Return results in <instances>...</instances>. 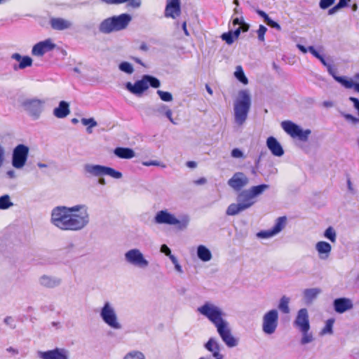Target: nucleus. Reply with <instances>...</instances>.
<instances>
[{
	"label": "nucleus",
	"instance_id": "1",
	"mask_svg": "<svg viewBox=\"0 0 359 359\" xmlns=\"http://www.w3.org/2000/svg\"><path fill=\"white\" fill-rule=\"evenodd\" d=\"M51 222L57 228L65 231H78L89 222L88 208L84 205L71 208L57 206L51 212Z\"/></svg>",
	"mask_w": 359,
	"mask_h": 359
},
{
	"label": "nucleus",
	"instance_id": "2",
	"mask_svg": "<svg viewBox=\"0 0 359 359\" xmlns=\"http://www.w3.org/2000/svg\"><path fill=\"white\" fill-rule=\"evenodd\" d=\"M197 311L215 325L218 334L227 347L233 348L238 344V339L231 334L230 325L224 318L225 313L222 308L210 302H207L198 307Z\"/></svg>",
	"mask_w": 359,
	"mask_h": 359
},
{
	"label": "nucleus",
	"instance_id": "3",
	"mask_svg": "<svg viewBox=\"0 0 359 359\" xmlns=\"http://www.w3.org/2000/svg\"><path fill=\"white\" fill-rule=\"evenodd\" d=\"M251 96L248 90L238 91L237 97L233 101V117L235 123L243 126L248 119L251 108Z\"/></svg>",
	"mask_w": 359,
	"mask_h": 359
},
{
	"label": "nucleus",
	"instance_id": "4",
	"mask_svg": "<svg viewBox=\"0 0 359 359\" xmlns=\"http://www.w3.org/2000/svg\"><path fill=\"white\" fill-rule=\"evenodd\" d=\"M132 18L127 13L107 18L101 22L99 30L104 34L118 32L127 27Z\"/></svg>",
	"mask_w": 359,
	"mask_h": 359
},
{
	"label": "nucleus",
	"instance_id": "5",
	"mask_svg": "<svg viewBox=\"0 0 359 359\" xmlns=\"http://www.w3.org/2000/svg\"><path fill=\"white\" fill-rule=\"evenodd\" d=\"M255 200L248 189L242 191L237 196V203L230 204L226 211L227 215L233 216L250 208Z\"/></svg>",
	"mask_w": 359,
	"mask_h": 359
},
{
	"label": "nucleus",
	"instance_id": "6",
	"mask_svg": "<svg viewBox=\"0 0 359 359\" xmlns=\"http://www.w3.org/2000/svg\"><path fill=\"white\" fill-rule=\"evenodd\" d=\"M154 221L159 224L177 225L180 229H183L187 227L190 219L188 215H183L180 219H177L168 210H162L156 214Z\"/></svg>",
	"mask_w": 359,
	"mask_h": 359
},
{
	"label": "nucleus",
	"instance_id": "7",
	"mask_svg": "<svg viewBox=\"0 0 359 359\" xmlns=\"http://www.w3.org/2000/svg\"><path fill=\"white\" fill-rule=\"evenodd\" d=\"M279 313L278 309H272L266 311L262 317V330L266 335L273 334L278 327Z\"/></svg>",
	"mask_w": 359,
	"mask_h": 359
},
{
	"label": "nucleus",
	"instance_id": "8",
	"mask_svg": "<svg viewBox=\"0 0 359 359\" xmlns=\"http://www.w3.org/2000/svg\"><path fill=\"white\" fill-rule=\"evenodd\" d=\"M281 127L292 137H298L302 141H306L311 131L309 129L303 130L298 125L290 121H284Z\"/></svg>",
	"mask_w": 359,
	"mask_h": 359
},
{
	"label": "nucleus",
	"instance_id": "9",
	"mask_svg": "<svg viewBox=\"0 0 359 359\" xmlns=\"http://www.w3.org/2000/svg\"><path fill=\"white\" fill-rule=\"evenodd\" d=\"M29 154V147L20 144L16 146L13 150L12 164L15 168H22L26 163Z\"/></svg>",
	"mask_w": 359,
	"mask_h": 359
},
{
	"label": "nucleus",
	"instance_id": "10",
	"mask_svg": "<svg viewBox=\"0 0 359 359\" xmlns=\"http://www.w3.org/2000/svg\"><path fill=\"white\" fill-rule=\"evenodd\" d=\"M100 316L105 323L114 329L121 327L120 324L117 321V317L114 309L110 306L109 302H106L102 307Z\"/></svg>",
	"mask_w": 359,
	"mask_h": 359
},
{
	"label": "nucleus",
	"instance_id": "11",
	"mask_svg": "<svg viewBox=\"0 0 359 359\" xmlns=\"http://www.w3.org/2000/svg\"><path fill=\"white\" fill-rule=\"evenodd\" d=\"M88 171L96 176L109 175L115 179H119L122 177L121 172L114 169L102 165H92L88 167Z\"/></svg>",
	"mask_w": 359,
	"mask_h": 359
},
{
	"label": "nucleus",
	"instance_id": "12",
	"mask_svg": "<svg viewBox=\"0 0 359 359\" xmlns=\"http://www.w3.org/2000/svg\"><path fill=\"white\" fill-rule=\"evenodd\" d=\"M293 325L299 331L310 330L309 317L306 309H301L298 311Z\"/></svg>",
	"mask_w": 359,
	"mask_h": 359
},
{
	"label": "nucleus",
	"instance_id": "13",
	"mask_svg": "<svg viewBox=\"0 0 359 359\" xmlns=\"http://www.w3.org/2000/svg\"><path fill=\"white\" fill-rule=\"evenodd\" d=\"M56 45L53 42L52 39H47L44 41L36 43L32 50V54L35 56L41 57L46 53L53 50Z\"/></svg>",
	"mask_w": 359,
	"mask_h": 359
},
{
	"label": "nucleus",
	"instance_id": "14",
	"mask_svg": "<svg viewBox=\"0 0 359 359\" xmlns=\"http://www.w3.org/2000/svg\"><path fill=\"white\" fill-rule=\"evenodd\" d=\"M160 81L158 79L145 75L140 81H136V94L141 93L148 89L149 86L153 88H158L160 86Z\"/></svg>",
	"mask_w": 359,
	"mask_h": 359
},
{
	"label": "nucleus",
	"instance_id": "15",
	"mask_svg": "<svg viewBox=\"0 0 359 359\" xmlns=\"http://www.w3.org/2000/svg\"><path fill=\"white\" fill-rule=\"evenodd\" d=\"M249 183L248 177L243 172H238L228 180V185L235 191H240Z\"/></svg>",
	"mask_w": 359,
	"mask_h": 359
},
{
	"label": "nucleus",
	"instance_id": "16",
	"mask_svg": "<svg viewBox=\"0 0 359 359\" xmlns=\"http://www.w3.org/2000/svg\"><path fill=\"white\" fill-rule=\"evenodd\" d=\"M181 0H166L164 15L175 19L181 14Z\"/></svg>",
	"mask_w": 359,
	"mask_h": 359
},
{
	"label": "nucleus",
	"instance_id": "17",
	"mask_svg": "<svg viewBox=\"0 0 359 359\" xmlns=\"http://www.w3.org/2000/svg\"><path fill=\"white\" fill-rule=\"evenodd\" d=\"M315 249L320 259L327 260L330 256L332 246L329 243L321 241L316 243Z\"/></svg>",
	"mask_w": 359,
	"mask_h": 359
},
{
	"label": "nucleus",
	"instance_id": "18",
	"mask_svg": "<svg viewBox=\"0 0 359 359\" xmlns=\"http://www.w3.org/2000/svg\"><path fill=\"white\" fill-rule=\"evenodd\" d=\"M24 106L32 116H38L42 111L43 102L37 99L28 100L24 102Z\"/></svg>",
	"mask_w": 359,
	"mask_h": 359
},
{
	"label": "nucleus",
	"instance_id": "19",
	"mask_svg": "<svg viewBox=\"0 0 359 359\" xmlns=\"http://www.w3.org/2000/svg\"><path fill=\"white\" fill-rule=\"evenodd\" d=\"M266 147L271 154L277 157H280L284 154V150L280 142L273 137H269L266 140Z\"/></svg>",
	"mask_w": 359,
	"mask_h": 359
},
{
	"label": "nucleus",
	"instance_id": "20",
	"mask_svg": "<svg viewBox=\"0 0 359 359\" xmlns=\"http://www.w3.org/2000/svg\"><path fill=\"white\" fill-rule=\"evenodd\" d=\"M353 307V304L351 299L347 298H339L334 301V308L336 312L342 313Z\"/></svg>",
	"mask_w": 359,
	"mask_h": 359
},
{
	"label": "nucleus",
	"instance_id": "21",
	"mask_svg": "<svg viewBox=\"0 0 359 359\" xmlns=\"http://www.w3.org/2000/svg\"><path fill=\"white\" fill-rule=\"evenodd\" d=\"M41 358L42 359H68L65 351L60 348L42 352Z\"/></svg>",
	"mask_w": 359,
	"mask_h": 359
},
{
	"label": "nucleus",
	"instance_id": "22",
	"mask_svg": "<svg viewBox=\"0 0 359 359\" xmlns=\"http://www.w3.org/2000/svg\"><path fill=\"white\" fill-rule=\"evenodd\" d=\"M50 25L55 30H65L72 27V22L61 18H53L50 20Z\"/></svg>",
	"mask_w": 359,
	"mask_h": 359
},
{
	"label": "nucleus",
	"instance_id": "23",
	"mask_svg": "<svg viewBox=\"0 0 359 359\" xmlns=\"http://www.w3.org/2000/svg\"><path fill=\"white\" fill-rule=\"evenodd\" d=\"M13 59L19 62L18 67L14 66V69H25L28 67H31L32 65V59L29 56H21L20 54L15 53L12 55Z\"/></svg>",
	"mask_w": 359,
	"mask_h": 359
},
{
	"label": "nucleus",
	"instance_id": "24",
	"mask_svg": "<svg viewBox=\"0 0 359 359\" xmlns=\"http://www.w3.org/2000/svg\"><path fill=\"white\" fill-rule=\"evenodd\" d=\"M321 292V290L318 287L305 289L303 291V298L305 303L307 304L312 303Z\"/></svg>",
	"mask_w": 359,
	"mask_h": 359
},
{
	"label": "nucleus",
	"instance_id": "25",
	"mask_svg": "<svg viewBox=\"0 0 359 359\" xmlns=\"http://www.w3.org/2000/svg\"><path fill=\"white\" fill-rule=\"evenodd\" d=\"M69 104L65 101H61L59 106L54 109L53 114L60 118L66 117L69 114Z\"/></svg>",
	"mask_w": 359,
	"mask_h": 359
},
{
	"label": "nucleus",
	"instance_id": "26",
	"mask_svg": "<svg viewBox=\"0 0 359 359\" xmlns=\"http://www.w3.org/2000/svg\"><path fill=\"white\" fill-rule=\"evenodd\" d=\"M198 257L203 262H208L212 259L210 250L205 245H200L197 248Z\"/></svg>",
	"mask_w": 359,
	"mask_h": 359
},
{
	"label": "nucleus",
	"instance_id": "27",
	"mask_svg": "<svg viewBox=\"0 0 359 359\" xmlns=\"http://www.w3.org/2000/svg\"><path fill=\"white\" fill-rule=\"evenodd\" d=\"M114 154L121 158H131L135 156L133 149L129 148L117 147L114 149Z\"/></svg>",
	"mask_w": 359,
	"mask_h": 359
},
{
	"label": "nucleus",
	"instance_id": "28",
	"mask_svg": "<svg viewBox=\"0 0 359 359\" xmlns=\"http://www.w3.org/2000/svg\"><path fill=\"white\" fill-rule=\"evenodd\" d=\"M286 223L287 217L285 216L280 217L276 219L274 226L271 228V230L276 236L284 229L286 226Z\"/></svg>",
	"mask_w": 359,
	"mask_h": 359
},
{
	"label": "nucleus",
	"instance_id": "29",
	"mask_svg": "<svg viewBox=\"0 0 359 359\" xmlns=\"http://www.w3.org/2000/svg\"><path fill=\"white\" fill-rule=\"evenodd\" d=\"M290 299L288 297L283 296L279 301L278 308L283 313L287 314L290 309L289 307Z\"/></svg>",
	"mask_w": 359,
	"mask_h": 359
},
{
	"label": "nucleus",
	"instance_id": "30",
	"mask_svg": "<svg viewBox=\"0 0 359 359\" xmlns=\"http://www.w3.org/2000/svg\"><path fill=\"white\" fill-rule=\"evenodd\" d=\"M338 80L339 81V83L346 88H353L355 91L359 93V83L355 82L353 79L347 78V79H339Z\"/></svg>",
	"mask_w": 359,
	"mask_h": 359
},
{
	"label": "nucleus",
	"instance_id": "31",
	"mask_svg": "<svg viewBox=\"0 0 359 359\" xmlns=\"http://www.w3.org/2000/svg\"><path fill=\"white\" fill-rule=\"evenodd\" d=\"M269 188L268 184H260L257 186H253L250 187L248 190L251 193L253 198H256L257 196L262 194L266 190Z\"/></svg>",
	"mask_w": 359,
	"mask_h": 359
},
{
	"label": "nucleus",
	"instance_id": "32",
	"mask_svg": "<svg viewBox=\"0 0 359 359\" xmlns=\"http://www.w3.org/2000/svg\"><path fill=\"white\" fill-rule=\"evenodd\" d=\"M235 77L242 83L246 85L248 83V79L245 76L241 66H237L234 72Z\"/></svg>",
	"mask_w": 359,
	"mask_h": 359
},
{
	"label": "nucleus",
	"instance_id": "33",
	"mask_svg": "<svg viewBox=\"0 0 359 359\" xmlns=\"http://www.w3.org/2000/svg\"><path fill=\"white\" fill-rule=\"evenodd\" d=\"M300 332L302 334V337L300 340L302 345L311 343L314 340L313 335L311 332H309V330H301Z\"/></svg>",
	"mask_w": 359,
	"mask_h": 359
},
{
	"label": "nucleus",
	"instance_id": "34",
	"mask_svg": "<svg viewBox=\"0 0 359 359\" xmlns=\"http://www.w3.org/2000/svg\"><path fill=\"white\" fill-rule=\"evenodd\" d=\"M323 236L334 243L337 241V232L335 229L332 226H329L326 229V230L324 231Z\"/></svg>",
	"mask_w": 359,
	"mask_h": 359
},
{
	"label": "nucleus",
	"instance_id": "35",
	"mask_svg": "<svg viewBox=\"0 0 359 359\" xmlns=\"http://www.w3.org/2000/svg\"><path fill=\"white\" fill-rule=\"evenodd\" d=\"M148 264L149 263L144 259L143 255L139 250H136V266L144 269Z\"/></svg>",
	"mask_w": 359,
	"mask_h": 359
},
{
	"label": "nucleus",
	"instance_id": "36",
	"mask_svg": "<svg viewBox=\"0 0 359 359\" xmlns=\"http://www.w3.org/2000/svg\"><path fill=\"white\" fill-rule=\"evenodd\" d=\"M13 205L8 195H4L0 197V210H6Z\"/></svg>",
	"mask_w": 359,
	"mask_h": 359
},
{
	"label": "nucleus",
	"instance_id": "37",
	"mask_svg": "<svg viewBox=\"0 0 359 359\" xmlns=\"http://www.w3.org/2000/svg\"><path fill=\"white\" fill-rule=\"evenodd\" d=\"M81 123L84 126H88L87 127V132L88 133H92V128H93V127L97 126V122L93 118H83L81 119Z\"/></svg>",
	"mask_w": 359,
	"mask_h": 359
},
{
	"label": "nucleus",
	"instance_id": "38",
	"mask_svg": "<svg viewBox=\"0 0 359 359\" xmlns=\"http://www.w3.org/2000/svg\"><path fill=\"white\" fill-rule=\"evenodd\" d=\"M119 69L126 74H131L133 71V65L128 62H123L119 65Z\"/></svg>",
	"mask_w": 359,
	"mask_h": 359
},
{
	"label": "nucleus",
	"instance_id": "39",
	"mask_svg": "<svg viewBox=\"0 0 359 359\" xmlns=\"http://www.w3.org/2000/svg\"><path fill=\"white\" fill-rule=\"evenodd\" d=\"M347 4H348V1L340 0L336 6H334V7H332V8H330L328 11V14L333 15V14L336 13L341 8L346 7L347 6Z\"/></svg>",
	"mask_w": 359,
	"mask_h": 359
},
{
	"label": "nucleus",
	"instance_id": "40",
	"mask_svg": "<svg viewBox=\"0 0 359 359\" xmlns=\"http://www.w3.org/2000/svg\"><path fill=\"white\" fill-rule=\"evenodd\" d=\"M334 322V319H328L326 321L325 326L322 330L320 334L324 335L326 334H332Z\"/></svg>",
	"mask_w": 359,
	"mask_h": 359
},
{
	"label": "nucleus",
	"instance_id": "41",
	"mask_svg": "<svg viewBox=\"0 0 359 359\" xmlns=\"http://www.w3.org/2000/svg\"><path fill=\"white\" fill-rule=\"evenodd\" d=\"M257 237L259 238L267 239L275 236L276 235L271 229L260 231L256 234Z\"/></svg>",
	"mask_w": 359,
	"mask_h": 359
},
{
	"label": "nucleus",
	"instance_id": "42",
	"mask_svg": "<svg viewBox=\"0 0 359 359\" xmlns=\"http://www.w3.org/2000/svg\"><path fill=\"white\" fill-rule=\"evenodd\" d=\"M157 94L158 95L161 100L164 102H171L173 100L172 94L169 92L158 90Z\"/></svg>",
	"mask_w": 359,
	"mask_h": 359
},
{
	"label": "nucleus",
	"instance_id": "43",
	"mask_svg": "<svg viewBox=\"0 0 359 359\" xmlns=\"http://www.w3.org/2000/svg\"><path fill=\"white\" fill-rule=\"evenodd\" d=\"M221 38L229 45L232 44L236 40L233 36V31H229L228 32L222 34Z\"/></svg>",
	"mask_w": 359,
	"mask_h": 359
},
{
	"label": "nucleus",
	"instance_id": "44",
	"mask_svg": "<svg viewBox=\"0 0 359 359\" xmlns=\"http://www.w3.org/2000/svg\"><path fill=\"white\" fill-rule=\"evenodd\" d=\"M249 25L248 24H244L243 25V27H238L237 29H236L234 31H233V36L235 38V39H237L241 34V32H246L249 29Z\"/></svg>",
	"mask_w": 359,
	"mask_h": 359
},
{
	"label": "nucleus",
	"instance_id": "45",
	"mask_svg": "<svg viewBox=\"0 0 359 359\" xmlns=\"http://www.w3.org/2000/svg\"><path fill=\"white\" fill-rule=\"evenodd\" d=\"M266 31H267V28L265 26H264L262 25H260L259 26V29L257 31V37H258L259 41H260L262 42L264 41V40H265L264 35H265Z\"/></svg>",
	"mask_w": 359,
	"mask_h": 359
},
{
	"label": "nucleus",
	"instance_id": "46",
	"mask_svg": "<svg viewBox=\"0 0 359 359\" xmlns=\"http://www.w3.org/2000/svg\"><path fill=\"white\" fill-rule=\"evenodd\" d=\"M327 71L330 75L332 76V77L334 79V80L339 83V81L338 79H347L346 76H337L335 74L334 69L332 68V65H330L328 67H327Z\"/></svg>",
	"mask_w": 359,
	"mask_h": 359
},
{
	"label": "nucleus",
	"instance_id": "47",
	"mask_svg": "<svg viewBox=\"0 0 359 359\" xmlns=\"http://www.w3.org/2000/svg\"><path fill=\"white\" fill-rule=\"evenodd\" d=\"M335 0H320L319 6L321 9H327L331 6Z\"/></svg>",
	"mask_w": 359,
	"mask_h": 359
},
{
	"label": "nucleus",
	"instance_id": "48",
	"mask_svg": "<svg viewBox=\"0 0 359 359\" xmlns=\"http://www.w3.org/2000/svg\"><path fill=\"white\" fill-rule=\"evenodd\" d=\"M169 107L164 104H158L155 108V111L158 113L159 115H163L166 110H168Z\"/></svg>",
	"mask_w": 359,
	"mask_h": 359
},
{
	"label": "nucleus",
	"instance_id": "49",
	"mask_svg": "<svg viewBox=\"0 0 359 359\" xmlns=\"http://www.w3.org/2000/svg\"><path fill=\"white\" fill-rule=\"evenodd\" d=\"M41 283L46 287H53L56 283L48 277L43 276L41 278Z\"/></svg>",
	"mask_w": 359,
	"mask_h": 359
},
{
	"label": "nucleus",
	"instance_id": "50",
	"mask_svg": "<svg viewBox=\"0 0 359 359\" xmlns=\"http://www.w3.org/2000/svg\"><path fill=\"white\" fill-rule=\"evenodd\" d=\"M102 2L108 5H118L126 3L130 0H101Z\"/></svg>",
	"mask_w": 359,
	"mask_h": 359
},
{
	"label": "nucleus",
	"instance_id": "51",
	"mask_svg": "<svg viewBox=\"0 0 359 359\" xmlns=\"http://www.w3.org/2000/svg\"><path fill=\"white\" fill-rule=\"evenodd\" d=\"M266 23L269 26H270L271 27L274 28V29H276L277 30H280L281 29V27H280V25L278 23H277L276 22L272 20L270 18L266 22Z\"/></svg>",
	"mask_w": 359,
	"mask_h": 359
},
{
	"label": "nucleus",
	"instance_id": "52",
	"mask_svg": "<svg viewBox=\"0 0 359 359\" xmlns=\"http://www.w3.org/2000/svg\"><path fill=\"white\" fill-rule=\"evenodd\" d=\"M126 257L129 262L135 263V249L129 250L126 253Z\"/></svg>",
	"mask_w": 359,
	"mask_h": 359
},
{
	"label": "nucleus",
	"instance_id": "53",
	"mask_svg": "<svg viewBox=\"0 0 359 359\" xmlns=\"http://www.w3.org/2000/svg\"><path fill=\"white\" fill-rule=\"evenodd\" d=\"M233 25H239V27H243V25L247 24L244 22V19L243 17H236L233 20Z\"/></svg>",
	"mask_w": 359,
	"mask_h": 359
},
{
	"label": "nucleus",
	"instance_id": "54",
	"mask_svg": "<svg viewBox=\"0 0 359 359\" xmlns=\"http://www.w3.org/2000/svg\"><path fill=\"white\" fill-rule=\"evenodd\" d=\"M231 156L233 158H243V153L241 150L239 149H233L231 151Z\"/></svg>",
	"mask_w": 359,
	"mask_h": 359
},
{
	"label": "nucleus",
	"instance_id": "55",
	"mask_svg": "<svg viewBox=\"0 0 359 359\" xmlns=\"http://www.w3.org/2000/svg\"><path fill=\"white\" fill-rule=\"evenodd\" d=\"M163 115L166 116L172 124H177V122L175 121L174 119L172 118V111L170 108L168 109V110H166L165 113Z\"/></svg>",
	"mask_w": 359,
	"mask_h": 359
},
{
	"label": "nucleus",
	"instance_id": "56",
	"mask_svg": "<svg viewBox=\"0 0 359 359\" xmlns=\"http://www.w3.org/2000/svg\"><path fill=\"white\" fill-rule=\"evenodd\" d=\"M161 252L162 253H164L166 256L169 257L170 255H172L171 254V251L170 250V248L165 244L162 245L161 247Z\"/></svg>",
	"mask_w": 359,
	"mask_h": 359
},
{
	"label": "nucleus",
	"instance_id": "57",
	"mask_svg": "<svg viewBox=\"0 0 359 359\" xmlns=\"http://www.w3.org/2000/svg\"><path fill=\"white\" fill-rule=\"evenodd\" d=\"M255 11L260 17L264 18L265 22L269 20V17L264 11L259 9H256Z\"/></svg>",
	"mask_w": 359,
	"mask_h": 359
},
{
	"label": "nucleus",
	"instance_id": "58",
	"mask_svg": "<svg viewBox=\"0 0 359 359\" xmlns=\"http://www.w3.org/2000/svg\"><path fill=\"white\" fill-rule=\"evenodd\" d=\"M344 116L346 120L351 121V122H353L354 123L359 121V118H358L349 114H344Z\"/></svg>",
	"mask_w": 359,
	"mask_h": 359
},
{
	"label": "nucleus",
	"instance_id": "59",
	"mask_svg": "<svg viewBox=\"0 0 359 359\" xmlns=\"http://www.w3.org/2000/svg\"><path fill=\"white\" fill-rule=\"evenodd\" d=\"M349 100L353 102V107L358 111L359 115V100L353 97H349Z\"/></svg>",
	"mask_w": 359,
	"mask_h": 359
},
{
	"label": "nucleus",
	"instance_id": "60",
	"mask_svg": "<svg viewBox=\"0 0 359 359\" xmlns=\"http://www.w3.org/2000/svg\"><path fill=\"white\" fill-rule=\"evenodd\" d=\"M309 51L318 59H319L321 56V55L316 51L313 46H309Z\"/></svg>",
	"mask_w": 359,
	"mask_h": 359
},
{
	"label": "nucleus",
	"instance_id": "61",
	"mask_svg": "<svg viewBox=\"0 0 359 359\" xmlns=\"http://www.w3.org/2000/svg\"><path fill=\"white\" fill-rule=\"evenodd\" d=\"M126 88L128 89L130 93L135 94V84H133L130 82H128L126 83Z\"/></svg>",
	"mask_w": 359,
	"mask_h": 359
},
{
	"label": "nucleus",
	"instance_id": "62",
	"mask_svg": "<svg viewBox=\"0 0 359 359\" xmlns=\"http://www.w3.org/2000/svg\"><path fill=\"white\" fill-rule=\"evenodd\" d=\"M139 48L141 51L147 52L149 50V46L146 42L142 41L141 42Z\"/></svg>",
	"mask_w": 359,
	"mask_h": 359
},
{
	"label": "nucleus",
	"instance_id": "63",
	"mask_svg": "<svg viewBox=\"0 0 359 359\" xmlns=\"http://www.w3.org/2000/svg\"><path fill=\"white\" fill-rule=\"evenodd\" d=\"M297 46L299 48V50H301L303 53H306L309 51V47L306 48L305 46L301 44H297Z\"/></svg>",
	"mask_w": 359,
	"mask_h": 359
},
{
	"label": "nucleus",
	"instance_id": "64",
	"mask_svg": "<svg viewBox=\"0 0 359 359\" xmlns=\"http://www.w3.org/2000/svg\"><path fill=\"white\" fill-rule=\"evenodd\" d=\"M152 165L160 166L163 168L166 167V165L164 163H163L160 161H152Z\"/></svg>",
	"mask_w": 359,
	"mask_h": 359
}]
</instances>
